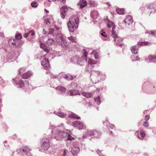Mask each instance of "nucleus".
<instances>
[{"instance_id": "1", "label": "nucleus", "mask_w": 156, "mask_h": 156, "mask_svg": "<svg viewBox=\"0 0 156 156\" xmlns=\"http://www.w3.org/2000/svg\"><path fill=\"white\" fill-rule=\"evenodd\" d=\"M55 29H48L47 31L44 29L43 33L47 35L48 37H51L52 36L55 37L57 42L59 44L63 47H66L67 43L64 34L61 33V27L55 26Z\"/></svg>"}, {"instance_id": "2", "label": "nucleus", "mask_w": 156, "mask_h": 156, "mask_svg": "<svg viewBox=\"0 0 156 156\" xmlns=\"http://www.w3.org/2000/svg\"><path fill=\"white\" fill-rule=\"evenodd\" d=\"M49 129H52L51 138L52 139L60 141L63 140H71L74 139L69 133L60 130L58 127L51 125Z\"/></svg>"}, {"instance_id": "3", "label": "nucleus", "mask_w": 156, "mask_h": 156, "mask_svg": "<svg viewBox=\"0 0 156 156\" xmlns=\"http://www.w3.org/2000/svg\"><path fill=\"white\" fill-rule=\"evenodd\" d=\"M79 23V19L77 15H74L71 16L67 23V26L69 32L73 33L77 29Z\"/></svg>"}, {"instance_id": "4", "label": "nucleus", "mask_w": 156, "mask_h": 156, "mask_svg": "<svg viewBox=\"0 0 156 156\" xmlns=\"http://www.w3.org/2000/svg\"><path fill=\"white\" fill-rule=\"evenodd\" d=\"M90 77L92 83H96L99 81L100 79L104 80L106 76L104 73L100 71L92 70L91 72Z\"/></svg>"}, {"instance_id": "5", "label": "nucleus", "mask_w": 156, "mask_h": 156, "mask_svg": "<svg viewBox=\"0 0 156 156\" xmlns=\"http://www.w3.org/2000/svg\"><path fill=\"white\" fill-rule=\"evenodd\" d=\"M19 55V54L18 52L12 50L10 51L7 55L2 56V58L5 62H11L16 60Z\"/></svg>"}, {"instance_id": "6", "label": "nucleus", "mask_w": 156, "mask_h": 156, "mask_svg": "<svg viewBox=\"0 0 156 156\" xmlns=\"http://www.w3.org/2000/svg\"><path fill=\"white\" fill-rule=\"evenodd\" d=\"M31 149L28 147H24L22 148H18L16 152H13L12 156H32L30 151Z\"/></svg>"}, {"instance_id": "7", "label": "nucleus", "mask_w": 156, "mask_h": 156, "mask_svg": "<svg viewBox=\"0 0 156 156\" xmlns=\"http://www.w3.org/2000/svg\"><path fill=\"white\" fill-rule=\"evenodd\" d=\"M101 133L99 131L94 130H88L84 134L81 138L79 137V139L81 141H83V139L88 136H93L94 137L96 138H100L101 136Z\"/></svg>"}, {"instance_id": "8", "label": "nucleus", "mask_w": 156, "mask_h": 156, "mask_svg": "<svg viewBox=\"0 0 156 156\" xmlns=\"http://www.w3.org/2000/svg\"><path fill=\"white\" fill-rule=\"evenodd\" d=\"M9 47L16 49L20 48L23 45V42L15 38H10L8 40Z\"/></svg>"}, {"instance_id": "9", "label": "nucleus", "mask_w": 156, "mask_h": 156, "mask_svg": "<svg viewBox=\"0 0 156 156\" xmlns=\"http://www.w3.org/2000/svg\"><path fill=\"white\" fill-rule=\"evenodd\" d=\"M12 80L13 83L14 85L18 87L24 88V87H25L30 88L29 87V83L27 81L25 80V83H24V82L21 80L17 81L14 79H13Z\"/></svg>"}, {"instance_id": "10", "label": "nucleus", "mask_w": 156, "mask_h": 156, "mask_svg": "<svg viewBox=\"0 0 156 156\" xmlns=\"http://www.w3.org/2000/svg\"><path fill=\"white\" fill-rule=\"evenodd\" d=\"M70 61L75 64L83 66L85 64L86 59L78 56H74L71 58Z\"/></svg>"}, {"instance_id": "11", "label": "nucleus", "mask_w": 156, "mask_h": 156, "mask_svg": "<svg viewBox=\"0 0 156 156\" xmlns=\"http://www.w3.org/2000/svg\"><path fill=\"white\" fill-rule=\"evenodd\" d=\"M48 56V54H46L41 56L40 58L41 65L43 66L44 69L47 70L50 67V64L47 58Z\"/></svg>"}, {"instance_id": "12", "label": "nucleus", "mask_w": 156, "mask_h": 156, "mask_svg": "<svg viewBox=\"0 0 156 156\" xmlns=\"http://www.w3.org/2000/svg\"><path fill=\"white\" fill-rule=\"evenodd\" d=\"M148 44V42H139L137 43V44L136 45L131 47V50L133 53L136 54L138 52L139 46L147 45Z\"/></svg>"}, {"instance_id": "13", "label": "nucleus", "mask_w": 156, "mask_h": 156, "mask_svg": "<svg viewBox=\"0 0 156 156\" xmlns=\"http://www.w3.org/2000/svg\"><path fill=\"white\" fill-rule=\"evenodd\" d=\"M50 147V143L49 139L45 138H43L41 142V147L44 150H47Z\"/></svg>"}, {"instance_id": "14", "label": "nucleus", "mask_w": 156, "mask_h": 156, "mask_svg": "<svg viewBox=\"0 0 156 156\" xmlns=\"http://www.w3.org/2000/svg\"><path fill=\"white\" fill-rule=\"evenodd\" d=\"M108 20L107 27L108 28L112 27V30L111 31V35L112 37H115L117 36V34L115 31V26L113 22L110 20L108 19H107Z\"/></svg>"}, {"instance_id": "15", "label": "nucleus", "mask_w": 156, "mask_h": 156, "mask_svg": "<svg viewBox=\"0 0 156 156\" xmlns=\"http://www.w3.org/2000/svg\"><path fill=\"white\" fill-rule=\"evenodd\" d=\"M91 18L94 19H96L94 20L93 22L94 24L99 22L100 19V17L99 15V13L97 11L94 10L92 11L90 13Z\"/></svg>"}, {"instance_id": "16", "label": "nucleus", "mask_w": 156, "mask_h": 156, "mask_svg": "<svg viewBox=\"0 0 156 156\" xmlns=\"http://www.w3.org/2000/svg\"><path fill=\"white\" fill-rule=\"evenodd\" d=\"M72 125L78 129H82L85 128V126L82 122L80 121H75L72 122Z\"/></svg>"}, {"instance_id": "17", "label": "nucleus", "mask_w": 156, "mask_h": 156, "mask_svg": "<svg viewBox=\"0 0 156 156\" xmlns=\"http://www.w3.org/2000/svg\"><path fill=\"white\" fill-rule=\"evenodd\" d=\"M145 135L146 134L144 131L141 129L136 131L135 133V135L137 136L140 140H143Z\"/></svg>"}, {"instance_id": "18", "label": "nucleus", "mask_w": 156, "mask_h": 156, "mask_svg": "<svg viewBox=\"0 0 156 156\" xmlns=\"http://www.w3.org/2000/svg\"><path fill=\"white\" fill-rule=\"evenodd\" d=\"M68 9L66 6H63L60 9V14L61 18L64 19L66 15Z\"/></svg>"}, {"instance_id": "19", "label": "nucleus", "mask_w": 156, "mask_h": 156, "mask_svg": "<svg viewBox=\"0 0 156 156\" xmlns=\"http://www.w3.org/2000/svg\"><path fill=\"white\" fill-rule=\"evenodd\" d=\"M88 63V64L87 66V70L88 71H89L91 69L93 66L92 65L94 64H96L97 63V61H96L93 60L89 58Z\"/></svg>"}, {"instance_id": "20", "label": "nucleus", "mask_w": 156, "mask_h": 156, "mask_svg": "<svg viewBox=\"0 0 156 156\" xmlns=\"http://www.w3.org/2000/svg\"><path fill=\"white\" fill-rule=\"evenodd\" d=\"M112 37L113 38H115L114 40V41H117L116 42V44L117 46H121L123 45V44L122 43V40L121 38L118 37L117 35V36H115V37Z\"/></svg>"}, {"instance_id": "21", "label": "nucleus", "mask_w": 156, "mask_h": 156, "mask_svg": "<svg viewBox=\"0 0 156 156\" xmlns=\"http://www.w3.org/2000/svg\"><path fill=\"white\" fill-rule=\"evenodd\" d=\"M71 151L72 154L74 155H76L80 150L79 147L73 146L70 147Z\"/></svg>"}, {"instance_id": "22", "label": "nucleus", "mask_w": 156, "mask_h": 156, "mask_svg": "<svg viewBox=\"0 0 156 156\" xmlns=\"http://www.w3.org/2000/svg\"><path fill=\"white\" fill-rule=\"evenodd\" d=\"M62 76L64 79L68 81L72 80L76 77V76H72L69 73L67 74H63Z\"/></svg>"}, {"instance_id": "23", "label": "nucleus", "mask_w": 156, "mask_h": 156, "mask_svg": "<svg viewBox=\"0 0 156 156\" xmlns=\"http://www.w3.org/2000/svg\"><path fill=\"white\" fill-rule=\"evenodd\" d=\"M133 22V20L132 17L129 15L127 16L124 20V23L128 25L132 23Z\"/></svg>"}, {"instance_id": "24", "label": "nucleus", "mask_w": 156, "mask_h": 156, "mask_svg": "<svg viewBox=\"0 0 156 156\" xmlns=\"http://www.w3.org/2000/svg\"><path fill=\"white\" fill-rule=\"evenodd\" d=\"M68 93L70 96H75L77 95H80L79 91L76 89H70Z\"/></svg>"}, {"instance_id": "25", "label": "nucleus", "mask_w": 156, "mask_h": 156, "mask_svg": "<svg viewBox=\"0 0 156 156\" xmlns=\"http://www.w3.org/2000/svg\"><path fill=\"white\" fill-rule=\"evenodd\" d=\"M156 58V55L153 56L152 55H150L148 57V58H146L145 60L147 62H151L154 61L156 63V60H155Z\"/></svg>"}, {"instance_id": "26", "label": "nucleus", "mask_w": 156, "mask_h": 156, "mask_svg": "<svg viewBox=\"0 0 156 156\" xmlns=\"http://www.w3.org/2000/svg\"><path fill=\"white\" fill-rule=\"evenodd\" d=\"M103 123L104 125L107 126L108 128H110L111 129H113L115 127V126L113 125L112 124H110L107 118V119L106 120V121H103Z\"/></svg>"}, {"instance_id": "27", "label": "nucleus", "mask_w": 156, "mask_h": 156, "mask_svg": "<svg viewBox=\"0 0 156 156\" xmlns=\"http://www.w3.org/2000/svg\"><path fill=\"white\" fill-rule=\"evenodd\" d=\"M33 73L30 71H28L22 74V78L23 79H27L32 75Z\"/></svg>"}, {"instance_id": "28", "label": "nucleus", "mask_w": 156, "mask_h": 156, "mask_svg": "<svg viewBox=\"0 0 156 156\" xmlns=\"http://www.w3.org/2000/svg\"><path fill=\"white\" fill-rule=\"evenodd\" d=\"M78 5L80 6L81 9H82L87 5V3L85 0H80Z\"/></svg>"}, {"instance_id": "29", "label": "nucleus", "mask_w": 156, "mask_h": 156, "mask_svg": "<svg viewBox=\"0 0 156 156\" xmlns=\"http://www.w3.org/2000/svg\"><path fill=\"white\" fill-rule=\"evenodd\" d=\"M55 88L58 91L59 93L61 94L65 93L66 90V89L62 86H59L56 87Z\"/></svg>"}, {"instance_id": "30", "label": "nucleus", "mask_w": 156, "mask_h": 156, "mask_svg": "<svg viewBox=\"0 0 156 156\" xmlns=\"http://www.w3.org/2000/svg\"><path fill=\"white\" fill-rule=\"evenodd\" d=\"M68 117L70 118L76 119H80V116H78L77 115L73 112H71V113L69 114Z\"/></svg>"}, {"instance_id": "31", "label": "nucleus", "mask_w": 156, "mask_h": 156, "mask_svg": "<svg viewBox=\"0 0 156 156\" xmlns=\"http://www.w3.org/2000/svg\"><path fill=\"white\" fill-rule=\"evenodd\" d=\"M54 113L56 115L62 118H64L65 117L66 114L63 112H54Z\"/></svg>"}, {"instance_id": "32", "label": "nucleus", "mask_w": 156, "mask_h": 156, "mask_svg": "<svg viewBox=\"0 0 156 156\" xmlns=\"http://www.w3.org/2000/svg\"><path fill=\"white\" fill-rule=\"evenodd\" d=\"M156 5L154 3L147 4L146 5V7L148 9H152L156 7Z\"/></svg>"}, {"instance_id": "33", "label": "nucleus", "mask_w": 156, "mask_h": 156, "mask_svg": "<svg viewBox=\"0 0 156 156\" xmlns=\"http://www.w3.org/2000/svg\"><path fill=\"white\" fill-rule=\"evenodd\" d=\"M116 11L118 14L120 15H123L125 13V10L124 9L117 8L116 9Z\"/></svg>"}, {"instance_id": "34", "label": "nucleus", "mask_w": 156, "mask_h": 156, "mask_svg": "<svg viewBox=\"0 0 156 156\" xmlns=\"http://www.w3.org/2000/svg\"><path fill=\"white\" fill-rule=\"evenodd\" d=\"M40 47L41 48L43 49L44 51L48 53L49 52L50 48L49 47L41 44Z\"/></svg>"}, {"instance_id": "35", "label": "nucleus", "mask_w": 156, "mask_h": 156, "mask_svg": "<svg viewBox=\"0 0 156 156\" xmlns=\"http://www.w3.org/2000/svg\"><path fill=\"white\" fill-rule=\"evenodd\" d=\"M70 86L69 88L70 89L76 90L78 86V84L76 83H72L70 85H69Z\"/></svg>"}, {"instance_id": "36", "label": "nucleus", "mask_w": 156, "mask_h": 156, "mask_svg": "<svg viewBox=\"0 0 156 156\" xmlns=\"http://www.w3.org/2000/svg\"><path fill=\"white\" fill-rule=\"evenodd\" d=\"M81 94L82 95L87 98H90L92 96V94L91 93L84 92H82Z\"/></svg>"}, {"instance_id": "37", "label": "nucleus", "mask_w": 156, "mask_h": 156, "mask_svg": "<svg viewBox=\"0 0 156 156\" xmlns=\"http://www.w3.org/2000/svg\"><path fill=\"white\" fill-rule=\"evenodd\" d=\"M51 19H50L48 18H47V19H45V20L44 22L47 25H48V24L51 23H53V18L51 17Z\"/></svg>"}, {"instance_id": "38", "label": "nucleus", "mask_w": 156, "mask_h": 156, "mask_svg": "<svg viewBox=\"0 0 156 156\" xmlns=\"http://www.w3.org/2000/svg\"><path fill=\"white\" fill-rule=\"evenodd\" d=\"M95 101L98 105L101 103V98L99 96H98L94 98Z\"/></svg>"}, {"instance_id": "39", "label": "nucleus", "mask_w": 156, "mask_h": 156, "mask_svg": "<svg viewBox=\"0 0 156 156\" xmlns=\"http://www.w3.org/2000/svg\"><path fill=\"white\" fill-rule=\"evenodd\" d=\"M54 40L52 38H49L47 41V43L48 45H52L54 44Z\"/></svg>"}, {"instance_id": "40", "label": "nucleus", "mask_w": 156, "mask_h": 156, "mask_svg": "<svg viewBox=\"0 0 156 156\" xmlns=\"http://www.w3.org/2000/svg\"><path fill=\"white\" fill-rule=\"evenodd\" d=\"M22 38V36L20 34L17 33L16 34L15 36V39L19 40L21 41L20 39Z\"/></svg>"}, {"instance_id": "41", "label": "nucleus", "mask_w": 156, "mask_h": 156, "mask_svg": "<svg viewBox=\"0 0 156 156\" xmlns=\"http://www.w3.org/2000/svg\"><path fill=\"white\" fill-rule=\"evenodd\" d=\"M26 71L24 68H21L19 71V74L22 77V74L25 73Z\"/></svg>"}, {"instance_id": "42", "label": "nucleus", "mask_w": 156, "mask_h": 156, "mask_svg": "<svg viewBox=\"0 0 156 156\" xmlns=\"http://www.w3.org/2000/svg\"><path fill=\"white\" fill-rule=\"evenodd\" d=\"M145 33L146 34H147L149 35H152L154 36L155 34H156V31L155 32H154L152 31H149L148 30H147L145 31Z\"/></svg>"}, {"instance_id": "43", "label": "nucleus", "mask_w": 156, "mask_h": 156, "mask_svg": "<svg viewBox=\"0 0 156 156\" xmlns=\"http://www.w3.org/2000/svg\"><path fill=\"white\" fill-rule=\"evenodd\" d=\"M54 53L55 56H59L62 55V53L61 51H55Z\"/></svg>"}, {"instance_id": "44", "label": "nucleus", "mask_w": 156, "mask_h": 156, "mask_svg": "<svg viewBox=\"0 0 156 156\" xmlns=\"http://www.w3.org/2000/svg\"><path fill=\"white\" fill-rule=\"evenodd\" d=\"M0 85L2 87H4L5 85V83L1 77H0Z\"/></svg>"}, {"instance_id": "45", "label": "nucleus", "mask_w": 156, "mask_h": 156, "mask_svg": "<svg viewBox=\"0 0 156 156\" xmlns=\"http://www.w3.org/2000/svg\"><path fill=\"white\" fill-rule=\"evenodd\" d=\"M68 39L73 42H74L76 41V38L72 36H71L70 37H68Z\"/></svg>"}, {"instance_id": "46", "label": "nucleus", "mask_w": 156, "mask_h": 156, "mask_svg": "<svg viewBox=\"0 0 156 156\" xmlns=\"http://www.w3.org/2000/svg\"><path fill=\"white\" fill-rule=\"evenodd\" d=\"M37 3L36 2H34L31 3V6L33 8H36L37 6Z\"/></svg>"}, {"instance_id": "47", "label": "nucleus", "mask_w": 156, "mask_h": 156, "mask_svg": "<svg viewBox=\"0 0 156 156\" xmlns=\"http://www.w3.org/2000/svg\"><path fill=\"white\" fill-rule=\"evenodd\" d=\"M91 54H94V57L96 59H98L99 58V56L98 54L96 52H95V51H92Z\"/></svg>"}, {"instance_id": "48", "label": "nucleus", "mask_w": 156, "mask_h": 156, "mask_svg": "<svg viewBox=\"0 0 156 156\" xmlns=\"http://www.w3.org/2000/svg\"><path fill=\"white\" fill-rule=\"evenodd\" d=\"M87 52L85 51L84 52V56H83L82 57H81V58H83L84 59H86V62H86L87 60Z\"/></svg>"}, {"instance_id": "49", "label": "nucleus", "mask_w": 156, "mask_h": 156, "mask_svg": "<svg viewBox=\"0 0 156 156\" xmlns=\"http://www.w3.org/2000/svg\"><path fill=\"white\" fill-rule=\"evenodd\" d=\"M143 126H144L147 127L149 126V123L147 121H146L144 122L143 123Z\"/></svg>"}, {"instance_id": "50", "label": "nucleus", "mask_w": 156, "mask_h": 156, "mask_svg": "<svg viewBox=\"0 0 156 156\" xmlns=\"http://www.w3.org/2000/svg\"><path fill=\"white\" fill-rule=\"evenodd\" d=\"M68 153V151L66 149L64 150L63 152V154L64 156H68L67 155Z\"/></svg>"}, {"instance_id": "51", "label": "nucleus", "mask_w": 156, "mask_h": 156, "mask_svg": "<svg viewBox=\"0 0 156 156\" xmlns=\"http://www.w3.org/2000/svg\"><path fill=\"white\" fill-rule=\"evenodd\" d=\"M101 151H100V150H98L97 151V152L98 153V154H99V156H105V155L102 154L101 153Z\"/></svg>"}, {"instance_id": "52", "label": "nucleus", "mask_w": 156, "mask_h": 156, "mask_svg": "<svg viewBox=\"0 0 156 156\" xmlns=\"http://www.w3.org/2000/svg\"><path fill=\"white\" fill-rule=\"evenodd\" d=\"M101 34L104 37H107V35L104 32H100Z\"/></svg>"}, {"instance_id": "53", "label": "nucleus", "mask_w": 156, "mask_h": 156, "mask_svg": "<svg viewBox=\"0 0 156 156\" xmlns=\"http://www.w3.org/2000/svg\"><path fill=\"white\" fill-rule=\"evenodd\" d=\"M29 34H30V33H29V31H28V32H27L23 34V37L25 38H26L28 36V35H29Z\"/></svg>"}, {"instance_id": "54", "label": "nucleus", "mask_w": 156, "mask_h": 156, "mask_svg": "<svg viewBox=\"0 0 156 156\" xmlns=\"http://www.w3.org/2000/svg\"><path fill=\"white\" fill-rule=\"evenodd\" d=\"M29 33H30V34L32 36H34L35 34V32L33 30H31L29 31Z\"/></svg>"}, {"instance_id": "55", "label": "nucleus", "mask_w": 156, "mask_h": 156, "mask_svg": "<svg viewBox=\"0 0 156 156\" xmlns=\"http://www.w3.org/2000/svg\"><path fill=\"white\" fill-rule=\"evenodd\" d=\"M150 118V116L148 115H146L145 116V120L146 121H147Z\"/></svg>"}, {"instance_id": "56", "label": "nucleus", "mask_w": 156, "mask_h": 156, "mask_svg": "<svg viewBox=\"0 0 156 156\" xmlns=\"http://www.w3.org/2000/svg\"><path fill=\"white\" fill-rule=\"evenodd\" d=\"M140 58H139L138 57V56L136 57V58H135V59H133L132 60V61H138L139 60H140Z\"/></svg>"}, {"instance_id": "57", "label": "nucleus", "mask_w": 156, "mask_h": 156, "mask_svg": "<svg viewBox=\"0 0 156 156\" xmlns=\"http://www.w3.org/2000/svg\"><path fill=\"white\" fill-rule=\"evenodd\" d=\"M87 104L89 107H90L92 105V103L90 102L87 103Z\"/></svg>"}, {"instance_id": "58", "label": "nucleus", "mask_w": 156, "mask_h": 156, "mask_svg": "<svg viewBox=\"0 0 156 156\" xmlns=\"http://www.w3.org/2000/svg\"><path fill=\"white\" fill-rule=\"evenodd\" d=\"M4 36V35L3 32H0V37H3Z\"/></svg>"}, {"instance_id": "59", "label": "nucleus", "mask_w": 156, "mask_h": 156, "mask_svg": "<svg viewBox=\"0 0 156 156\" xmlns=\"http://www.w3.org/2000/svg\"><path fill=\"white\" fill-rule=\"evenodd\" d=\"M105 38H102V39L104 41H107L108 40V38H107V37H104Z\"/></svg>"}, {"instance_id": "60", "label": "nucleus", "mask_w": 156, "mask_h": 156, "mask_svg": "<svg viewBox=\"0 0 156 156\" xmlns=\"http://www.w3.org/2000/svg\"><path fill=\"white\" fill-rule=\"evenodd\" d=\"M90 5H91L93 6V4L94 3V1H90Z\"/></svg>"}, {"instance_id": "61", "label": "nucleus", "mask_w": 156, "mask_h": 156, "mask_svg": "<svg viewBox=\"0 0 156 156\" xmlns=\"http://www.w3.org/2000/svg\"><path fill=\"white\" fill-rule=\"evenodd\" d=\"M17 136H16V134H15L13 136V139H15V138H16Z\"/></svg>"}, {"instance_id": "62", "label": "nucleus", "mask_w": 156, "mask_h": 156, "mask_svg": "<svg viewBox=\"0 0 156 156\" xmlns=\"http://www.w3.org/2000/svg\"><path fill=\"white\" fill-rule=\"evenodd\" d=\"M151 93L152 94H154L155 93H156V90H153V91H152L151 92Z\"/></svg>"}, {"instance_id": "63", "label": "nucleus", "mask_w": 156, "mask_h": 156, "mask_svg": "<svg viewBox=\"0 0 156 156\" xmlns=\"http://www.w3.org/2000/svg\"><path fill=\"white\" fill-rule=\"evenodd\" d=\"M52 77L55 78H57V76L56 75H54L52 76Z\"/></svg>"}, {"instance_id": "64", "label": "nucleus", "mask_w": 156, "mask_h": 156, "mask_svg": "<svg viewBox=\"0 0 156 156\" xmlns=\"http://www.w3.org/2000/svg\"><path fill=\"white\" fill-rule=\"evenodd\" d=\"M106 4L108 5V6H110L111 5V4L108 2H106Z\"/></svg>"}]
</instances>
